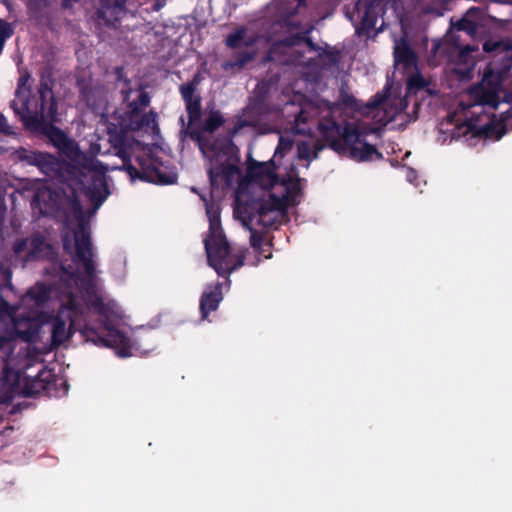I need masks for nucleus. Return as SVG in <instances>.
<instances>
[{
  "mask_svg": "<svg viewBox=\"0 0 512 512\" xmlns=\"http://www.w3.org/2000/svg\"><path fill=\"white\" fill-rule=\"evenodd\" d=\"M301 196L302 181L294 173L284 176L274 159H249L236 191L234 216L247 229L254 223L274 228L285 221L287 209L299 204Z\"/></svg>",
  "mask_w": 512,
  "mask_h": 512,
  "instance_id": "nucleus-1",
  "label": "nucleus"
},
{
  "mask_svg": "<svg viewBox=\"0 0 512 512\" xmlns=\"http://www.w3.org/2000/svg\"><path fill=\"white\" fill-rule=\"evenodd\" d=\"M77 291L79 293H70L68 301L60 306L57 316L52 319V344L60 346L79 331L95 345L119 346L116 354L121 358L128 357V338L111 321L116 315L115 303H105L99 290Z\"/></svg>",
  "mask_w": 512,
  "mask_h": 512,
  "instance_id": "nucleus-2",
  "label": "nucleus"
},
{
  "mask_svg": "<svg viewBox=\"0 0 512 512\" xmlns=\"http://www.w3.org/2000/svg\"><path fill=\"white\" fill-rule=\"evenodd\" d=\"M502 95V72L489 65L483 73L479 84L471 88L469 92L473 103L460 104L459 108L447 118L445 128L442 123V132H451L452 139H464L466 141L485 137L498 140L508 130H512V95L510 100L504 102L508 108L496 117L493 112L500 105Z\"/></svg>",
  "mask_w": 512,
  "mask_h": 512,
  "instance_id": "nucleus-3",
  "label": "nucleus"
},
{
  "mask_svg": "<svg viewBox=\"0 0 512 512\" xmlns=\"http://www.w3.org/2000/svg\"><path fill=\"white\" fill-rule=\"evenodd\" d=\"M31 205L40 214L63 222L64 249L73 254L74 260L82 265L87 276L93 278L95 265L92 259V245L75 188L70 184L67 187L56 188L49 183H37Z\"/></svg>",
  "mask_w": 512,
  "mask_h": 512,
  "instance_id": "nucleus-4",
  "label": "nucleus"
},
{
  "mask_svg": "<svg viewBox=\"0 0 512 512\" xmlns=\"http://www.w3.org/2000/svg\"><path fill=\"white\" fill-rule=\"evenodd\" d=\"M28 80V75L19 78L11 108L27 128L46 134L61 154L71 160H77L79 157L77 144L52 125L59 121L52 90L47 84H41L37 93L31 94Z\"/></svg>",
  "mask_w": 512,
  "mask_h": 512,
  "instance_id": "nucleus-5",
  "label": "nucleus"
},
{
  "mask_svg": "<svg viewBox=\"0 0 512 512\" xmlns=\"http://www.w3.org/2000/svg\"><path fill=\"white\" fill-rule=\"evenodd\" d=\"M206 208L209 230L204 239L209 265L218 273L225 275L243 265L244 255L241 249L230 246L220 222V207L214 201L199 194Z\"/></svg>",
  "mask_w": 512,
  "mask_h": 512,
  "instance_id": "nucleus-6",
  "label": "nucleus"
},
{
  "mask_svg": "<svg viewBox=\"0 0 512 512\" xmlns=\"http://www.w3.org/2000/svg\"><path fill=\"white\" fill-rule=\"evenodd\" d=\"M199 147L203 155L209 159L208 172L213 189H224L238 182L240 177L238 159L229 141L221 145H210L199 140Z\"/></svg>",
  "mask_w": 512,
  "mask_h": 512,
  "instance_id": "nucleus-7",
  "label": "nucleus"
},
{
  "mask_svg": "<svg viewBox=\"0 0 512 512\" xmlns=\"http://www.w3.org/2000/svg\"><path fill=\"white\" fill-rule=\"evenodd\" d=\"M13 251L17 260L21 261L23 265L40 258L50 259V267L45 269L51 274L52 278L58 279L64 284H70L74 281L78 285L77 274L73 269H68L62 263L54 261V249L46 243L42 236L36 235L31 238L17 240L13 245Z\"/></svg>",
  "mask_w": 512,
  "mask_h": 512,
  "instance_id": "nucleus-8",
  "label": "nucleus"
},
{
  "mask_svg": "<svg viewBox=\"0 0 512 512\" xmlns=\"http://www.w3.org/2000/svg\"><path fill=\"white\" fill-rule=\"evenodd\" d=\"M130 152L134 154L133 159L130 158V180L138 179L161 185L176 182V172L168 170L154 158L148 146H142L138 141L130 140Z\"/></svg>",
  "mask_w": 512,
  "mask_h": 512,
  "instance_id": "nucleus-9",
  "label": "nucleus"
},
{
  "mask_svg": "<svg viewBox=\"0 0 512 512\" xmlns=\"http://www.w3.org/2000/svg\"><path fill=\"white\" fill-rule=\"evenodd\" d=\"M364 125L348 124L341 134V139L333 142L334 149L358 162L379 159L381 154L364 138L367 134Z\"/></svg>",
  "mask_w": 512,
  "mask_h": 512,
  "instance_id": "nucleus-10",
  "label": "nucleus"
},
{
  "mask_svg": "<svg viewBox=\"0 0 512 512\" xmlns=\"http://www.w3.org/2000/svg\"><path fill=\"white\" fill-rule=\"evenodd\" d=\"M406 107L405 97L390 92L387 96L376 95L366 106L365 114L379 126H385L397 117L401 119L402 124L411 120L410 116L404 112Z\"/></svg>",
  "mask_w": 512,
  "mask_h": 512,
  "instance_id": "nucleus-11",
  "label": "nucleus"
},
{
  "mask_svg": "<svg viewBox=\"0 0 512 512\" xmlns=\"http://www.w3.org/2000/svg\"><path fill=\"white\" fill-rule=\"evenodd\" d=\"M6 323L0 315V358L7 366L9 357L13 354L16 341L32 343L39 338L40 326L31 319L16 320L12 328L5 329Z\"/></svg>",
  "mask_w": 512,
  "mask_h": 512,
  "instance_id": "nucleus-12",
  "label": "nucleus"
},
{
  "mask_svg": "<svg viewBox=\"0 0 512 512\" xmlns=\"http://www.w3.org/2000/svg\"><path fill=\"white\" fill-rule=\"evenodd\" d=\"M397 0H359L349 19L353 23L358 34H369L372 29L377 32L383 29L384 21L381 16L384 7L394 5Z\"/></svg>",
  "mask_w": 512,
  "mask_h": 512,
  "instance_id": "nucleus-13",
  "label": "nucleus"
},
{
  "mask_svg": "<svg viewBox=\"0 0 512 512\" xmlns=\"http://www.w3.org/2000/svg\"><path fill=\"white\" fill-rule=\"evenodd\" d=\"M139 103H130V130H142L155 140L159 134L156 114L149 113L139 117L138 112L146 108L150 103V97L145 92H138Z\"/></svg>",
  "mask_w": 512,
  "mask_h": 512,
  "instance_id": "nucleus-14",
  "label": "nucleus"
},
{
  "mask_svg": "<svg viewBox=\"0 0 512 512\" xmlns=\"http://www.w3.org/2000/svg\"><path fill=\"white\" fill-rule=\"evenodd\" d=\"M16 155L20 161L36 166L43 174L52 179L63 178L61 173L63 165L51 154L21 148Z\"/></svg>",
  "mask_w": 512,
  "mask_h": 512,
  "instance_id": "nucleus-15",
  "label": "nucleus"
},
{
  "mask_svg": "<svg viewBox=\"0 0 512 512\" xmlns=\"http://www.w3.org/2000/svg\"><path fill=\"white\" fill-rule=\"evenodd\" d=\"M300 34V32H297L295 37L273 44L269 51L268 59L281 63L296 64L298 66L305 65L306 63L301 61L298 57L302 52L300 46L305 45L310 47V44L306 41L302 43L303 37H300Z\"/></svg>",
  "mask_w": 512,
  "mask_h": 512,
  "instance_id": "nucleus-16",
  "label": "nucleus"
},
{
  "mask_svg": "<svg viewBox=\"0 0 512 512\" xmlns=\"http://www.w3.org/2000/svg\"><path fill=\"white\" fill-rule=\"evenodd\" d=\"M262 41L263 40L258 36H248L247 30L245 28H240L236 30L234 33L230 34L226 39V44L229 48L239 49L242 47H246L249 50L247 52L242 53L239 56L236 63H225L224 68L228 69L234 66H244L247 62H249L255 57L258 47L255 48L254 46L258 45Z\"/></svg>",
  "mask_w": 512,
  "mask_h": 512,
  "instance_id": "nucleus-17",
  "label": "nucleus"
},
{
  "mask_svg": "<svg viewBox=\"0 0 512 512\" xmlns=\"http://www.w3.org/2000/svg\"><path fill=\"white\" fill-rule=\"evenodd\" d=\"M57 381L58 379L51 370L43 368L37 373L35 377L25 379L22 393L27 397L40 394L51 396L52 392L56 390Z\"/></svg>",
  "mask_w": 512,
  "mask_h": 512,
  "instance_id": "nucleus-18",
  "label": "nucleus"
},
{
  "mask_svg": "<svg viewBox=\"0 0 512 512\" xmlns=\"http://www.w3.org/2000/svg\"><path fill=\"white\" fill-rule=\"evenodd\" d=\"M295 97H296L297 101H299L300 107L295 108V101H293L290 104H287L285 107V110L294 118V120H293L294 123H293L292 127L290 128V130H291V132L296 133V134H306V133L310 132V128L308 127L306 129V128L302 127L301 125L304 124L307 117L311 115L312 110L314 109V104L313 103L303 104L301 102L302 96L296 95Z\"/></svg>",
  "mask_w": 512,
  "mask_h": 512,
  "instance_id": "nucleus-19",
  "label": "nucleus"
},
{
  "mask_svg": "<svg viewBox=\"0 0 512 512\" xmlns=\"http://www.w3.org/2000/svg\"><path fill=\"white\" fill-rule=\"evenodd\" d=\"M91 184L86 187V194L94 205L93 213L101 206L109 192L104 174H92L89 176Z\"/></svg>",
  "mask_w": 512,
  "mask_h": 512,
  "instance_id": "nucleus-20",
  "label": "nucleus"
},
{
  "mask_svg": "<svg viewBox=\"0 0 512 512\" xmlns=\"http://www.w3.org/2000/svg\"><path fill=\"white\" fill-rule=\"evenodd\" d=\"M198 82L196 78L194 81L187 85H182L180 87L181 94L185 100L187 112L189 114V121L193 122L199 119L200 117V111H201V105H200V98L195 95V89Z\"/></svg>",
  "mask_w": 512,
  "mask_h": 512,
  "instance_id": "nucleus-21",
  "label": "nucleus"
},
{
  "mask_svg": "<svg viewBox=\"0 0 512 512\" xmlns=\"http://www.w3.org/2000/svg\"><path fill=\"white\" fill-rule=\"evenodd\" d=\"M474 49L467 46L458 55V62L454 64L453 71L459 75L461 79H469L474 68V60L470 57V52Z\"/></svg>",
  "mask_w": 512,
  "mask_h": 512,
  "instance_id": "nucleus-22",
  "label": "nucleus"
},
{
  "mask_svg": "<svg viewBox=\"0 0 512 512\" xmlns=\"http://www.w3.org/2000/svg\"><path fill=\"white\" fill-rule=\"evenodd\" d=\"M394 58L397 65L403 64L406 68L415 64V56L404 41H395Z\"/></svg>",
  "mask_w": 512,
  "mask_h": 512,
  "instance_id": "nucleus-23",
  "label": "nucleus"
},
{
  "mask_svg": "<svg viewBox=\"0 0 512 512\" xmlns=\"http://www.w3.org/2000/svg\"><path fill=\"white\" fill-rule=\"evenodd\" d=\"M408 90L409 92L425 91L428 94L435 92L434 88L431 87V82L426 80L421 74L416 73L408 79Z\"/></svg>",
  "mask_w": 512,
  "mask_h": 512,
  "instance_id": "nucleus-24",
  "label": "nucleus"
},
{
  "mask_svg": "<svg viewBox=\"0 0 512 512\" xmlns=\"http://www.w3.org/2000/svg\"><path fill=\"white\" fill-rule=\"evenodd\" d=\"M483 49L485 52L496 51L498 54H509L512 51V41H486L483 45Z\"/></svg>",
  "mask_w": 512,
  "mask_h": 512,
  "instance_id": "nucleus-25",
  "label": "nucleus"
},
{
  "mask_svg": "<svg viewBox=\"0 0 512 512\" xmlns=\"http://www.w3.org/2000/svg\"><path fill=\"white\" fill-rule=\"evenodd\" d=\"M319 65L316 61H311V58H308L307 67L303 71V75L307 82L316 81L320 76Z\"/></svg>",
  "mask_w": 512,
  "mask_h": 512,
  "instance_id": "nucleus-26",
  "label": "nucleus"
},
{
  "mask_svg": "<svg viewBox=\"0 0 512 512\" xmlns=\"http://www.w3.org/2000/svg\"><path fill=\"white\" fill-rule=\"evenodd\" d=\"M319 129L324 134L325 138L327 140H332L334 135L340 134L341 128L338 126L335 122L330 121L327 123H323L322 121H319L318 123Z\"/></svg>",
  "mask_w": 512,
  "mask_h": 512,
  "instance_id": "nucleus-27",
  "label": "nucleus"
},
{
  "mask_svg": "<svg viewBox=\"0 0 512 512\" xmlns=\"http://www.w3.org/2000/svg\"><path fill=\"white\" fill-rule=\"evenodd\" d=\"M223 117L219 112H212L205 122V130L212 132L223 123Z\"/></svg>",
  "mask_w": 512,
  "mask_h": 512,
  "instance_id": "nucleus-28",
  "label": "nucleus"
},
{
  "mask_svg": "<svg viewBox=\"0 0 512 512\" xmlns=\"http://www.w3.org/2000/svg\"><path fill=\"white\" fill-rule=\"evenodd\" d=\"M292 146V140L288 136L281 135L279 138V144L276 148L274 159L282 157L286 151L290 150Z\"/></svg>",
  "mask_w": 512,
  "mask_h": 512,
  "instance_id": "nucleus-29",
  "label": "nucleus"
},
{
  "mask_svg": "<svg viewBox=\"0 0 512 512\" xmlns=\"http://www.w3.org/2000/svg\"><path fill=\"white\" fill-rule=\"evenodd\" d=\"M298 157L300 159L309 160L312 154V143L307 141H298Z\"/></svg>",
  "mask_w": 512,
  "mask_h": 512,
  "instance_id": "nucleus-30",
  "label": "nucleus"
},
{
  "mask_svg": "<svg viewBox=\"0 0 512 512\" xmlns=\"http://www.w3.org/2000/svg\"><path fill=\"white\" fill-rule=\"evenodd\" d=\"M0 281V288H11V271L3 264H0Z\"/></svg>",
  "mask_w": 512,
  "mask_h": 512,
  "instance_id": "nucleus-31",
  "label": "nucleus"
},
{
  "mask_svg": "<svg viewBox=\"0 0 512 512\" xmlns=\"http://www.w3.org/2000/svg\"><path fill=\"white\" fill-rule=\"evenodd\" d=\"M314 110L318 111V113H314V116H319V114H321L322 117L324 118L331 113V106L326 102L317 103L314 105V109L312 110V112Z\"/></svg>",
  "mask_w": 512,
  "mask_h": 512,
  "instance_id": "nucleus-32",
  "label": "nucleus"
},
{
  "mask_svg": "<svg viewBox=\"0 0 512 512\" xmlns=\"http://www.w3.org/2000/svg\"><path fill=\"white\" fill-rule=\"evenodd\" d=\"M314 110L318 111V113H314V116H319V114H321L322 117L324 118L331 113V106L326 102L317 103L314 105V109L312 110V112Z\"/></svg>",
  "mask_w": 512,
  "mask_h": 512,
  "instance_id": "nucleus-33",
  "label": "nucleus"
},
{
  "mask_svg": "<svg viewBox=\"0 0 512 512\" xmlns=\"http://www.w3.org/2000/svg\"><path fill=\"white\" fill-rule=\"evenodd\" d=\"M26 291H27V294L30 296H34L36 298H46V297H49L54 290H46V289L37 290L39 292L37 295L33 293L35 290H26Z\"/></svg>",
  "mask_w": 512,
  "mask_h": 512,
  "instance_id": "nucleus-34",
  "label": "nucleus"
},
{
  "mask_svg": "<svg viewBox=\"0 0 512 512\" xmlns=\"http://www.w3.org/2000/svg\"><path fill=\"white\" fill-rule=\"evenodd\" d=\"M0 132L9 134L11 133V128L7 124L6 118L4 115L0 112Z\"/></svg>",
  "mask_w": 512,
  "mask_h": 512,
  "instance_id": "nucleus-35",
  "label": "nucleus"
},
{
  "mask_svg": "<svg viewBox=\"0 0 512 512\" xmlns=\"http://www.w3.org/2000/svg\"><path fill=\"white\" fill-rule=\"evenodd\" d=\"M417 178V173L415 170H413L412 168H407L406 169V179L408 182L414 184L416 187H418V183H415L414 181L416 180Z\"/></svg>",
  "mask_w": 512,
  "mask_h": 512,
  "instance_id": "nucleus-36",
  "label": "nucleus"
},
{
  "mask_svg": "<svg viewBox=\"0 0 512 512\" xmlns=\"http://www.w3.org/2000/svg\"><path fill=\"white\" fill-rule=\"evenodd\" d=\"M107 5L114 6L115 8L122 9L127 0H104Z\"/></svg>",
  "mask_w": 512,
  "mask_h": 512,
  "instance_id": "nucleus-37",
  "label": "nucleus"
},
{
  "mask_svg": "<svg viewBox=\"0 0 512 512\" xmlns=\"http://www.w3.org/2000/svg\"><path fill=\"white\" fill-rule=\"evenodd\" d=\"M250 242L253 248L257 249L260 246V237H258L255 233L251 234Z\"/></svg>",
  "mask_w": 512,
  "mask_h": 512,
  "instance_id": "nucleus-38",
  "label": "nucleus"
},
{
  "mask_svg": "<svg viewBox=\"0 0 512 512\" xmlns=\"http://www.w3.org/2000/svg\"><path fill=\"white\" fill-rule=\"evenodd\" d=\"M5 208L0 206V225L4 222Z\"/></svg>",
  "mask_w": 512,
  "mask_h": 512,
  "instance_id": "nucleus-39",
  "label": "nucleus"
},
{
  "mask_svg": "<svg viewBox=\"0 0 512 512\" xmlns=\"http://www.w3.org/2000/svg\"><path fill=\"white\" fill-rule=\"evenodd\" d=\"M62 292V295H65V292L67 293V300L69 299L70 293H79L77 290H60Z\"/></svg>",
  "mask_w": 512,
  "mask_h": 512,
  "instance_id": "nucleus-40",
  "label": "nucleus"
},
{
  "mask_svg": "<svg viewBox=\"0 0 512 512\" xmlns=\"http://www.w3.org/2000/svg\"><path fill=\"white\" fill-rule=\"evenodd\" d=\"M3 306H4L5 308L9 307L8 302H6V301H4V300H3Z\"/></svg>",
  "mask_w": 512,
  "mask_h": 512,
  "instance_id": "nucleus-41",
  "label": "nucleus"
},
{
  "mask_svg": "<svg viewBox=\"0 0 512 512\" xmlns=\"http://www.w3.org/2000/svg\"><path fill=\"white\" fill-rule=\"evenodd\" d=\"M191 191H193L194 193H198V191L195 187H191Z\"/></svg>",
  "mask_w": 512,
  "mask_h": 512,
  "instance_id": "nucleus-42",
  "label": "nucleus"
},
{
  "mask_svg": "<svg viewBox=\"0 0 512 512\" xmlns=\"http://www.w3.org/2000/svg\"><path fill=\"white\" fill-rule=\"evenodd\" d=\"M38 288L44 289L47 288L45 285L39 286Z\"/></svg>",
  "mask_w": 512,
  "mask_h": 512,
  "instance_id": "nucleus-43",
  "label": "nucleus"
}]
</instances>
